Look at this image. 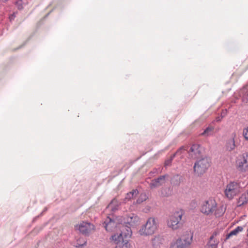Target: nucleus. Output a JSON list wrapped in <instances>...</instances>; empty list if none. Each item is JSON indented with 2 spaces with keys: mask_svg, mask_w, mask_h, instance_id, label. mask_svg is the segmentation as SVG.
Returning <instances> with one entry per match:
<instances>
[{
  "mask_svg": "<svg viewBox=\"0 0 248 248\" xmlns=\"http://www.w3.org/2000/svg\"><path fill=\"white\" fill-rule=\"evenodd\" d=\"M201 212L207 215L214 213L216 217L221 216L223 214L222 209L217 208V203L213 198H209L204 201L201 208Z\"/></svg>",
  "mask_w": 248,
  "mask_h": 248,
  "instance_id": "f257e3e1",
  "label": "nucleus"
},
{
  "mask_svg": "<svg viewBox=\"0 0 248 248\" xmlns=\"http://www.w3.org/2000/svg\"><path fill=\"white\" fill-rule=\"evenodd\" d=\"M158 227L157 219L154 217L148 218L146 223L143 225L139 231V234L141 236H150L154 234Z\"/></svg>",
  "mask_w": 248,
  "mask_h": 248,
  "instance_id": "f03ea898",
  "label": "nucleus"
},
{
  "mask_svg": "<svg viewBox=\"0 0 248 248\" xmlns=\"http://www.w3.org/2000/svg\"><path fill=\"white\" fill-rule=\"evenodd\" d=\"M185 212L180 209L175 211L170 215L167 220V225L170 229L175 231L180 229L182 226L181 220Z\"/></svg>",
  "mask_w": 248,
  "mask_h": 248,
  "instance_id": "7ed1b4c3",
  "label": "nucleus"
},
{
  "mask_svg": "<svg viewBox=\"0 0 248 248\" xmlns=\"http://www.w3.org/2000/svg\"><path fill=\"white\" fill-rule=\"evenodd\" d=\"M240 191V184L236 181H230L225 186L224 194L229 200H232Z\"/></svg>",
  "mask_w": 248,
  "mask_h": 248,
  "instance_id": "20e7f679",
  "label": "nucleus"
},
{
  "mask_svg": "<svg viewBox=\"0 0 248 248\" xmlns=\"http://www.w3.org/2000/svg\"><path fill=\"white\" fill-rule=\"evenodd\" d=\"M123 224V217L113 216L107 217L103 223V226L108 232H112L118 227V225H121Z\"/></svg>",
  "mask_w": 248,
  "mask_h": 248,
  "instance_id": "39448f33",
  "label": "nucleus"
},
{
  "mask_svg": "<svg viewBox=\"0 0 248 248\" xmlns=\"http://www.w3.org/2000/svg\"><path fill=\"white\" fill-rule=\"evenodd\" d=\"M75 229L85 235H88L95 229L94 225L88 222L82 221L75 226Z\"/></svg>",
  "mask_w": 248,
  "mask_h": 248,
  "instance_id": "423d86ee",
  "label": "nucleus"
},
{
  "mask_svg": "<svg viewBox=\"0 0 248 248\" xmlns=\"http://www.w3.org/2000/svg\"><path fill=\"white\" fill-rule=\"evenodd\" d=\"M209 167V162L207 158H202L195 163L194 170L198 175L204 173Z\"/></svg>",
  "mask_w": 248,
  "mask_h": 248,
  "instance_id": "0eeeda50",
  "label": "nucleus"
},
{
  "mask_svg": "<svg viewBox=\"0 0 248 248\" xmlns=\"http://www.w3.org/2000/svg\"><path fill=\"white\" fill-rule=\"evenodd\" d=\"M192 236L182 239L181 238L173 240L170 245V248H187L191 244Z\"/></svg>",
  "mask_w": 248,
  "mask_h": 248,
  "instance_id": "6e6552de",
  "label": "nucleus"
},
{
  "mask_svg": "<svg viewBox=\"0 0 248 248\" xmlns=\"http://www.w3.org/2000/svg\"><path fill=\"white\" fill-rule=\"evenodd\" d=\"M140 222V217L133 213L128 214L124 218L123 217V224H129L131 226H136Z\"/></svg>",
  "mask_w": 248,
  "mask_h": 248,
  "instance_id": "1a4fd4ad",
  "label": "nucleus"
},
{
  "mask_svg": "<svg viewBox=\"0 0 248 248\" xmlns=\"http://www.w3.org/2000/svg\"><path fill=\"white\" fill-rule=\"evenodd\" d=\"M237 166L242 171L245 170L248 168V154H246L241 158L238 159Z\"/></svg>",
  "mask_w": 248,
  "mask_h": 248,
  "instance_id": "9d476101",
  "label": "nucleus"
},
{
  "mask_svg": "<svg viewBox=\"0 0 248 248\" xmlns=\"http://www.w3.org/2000/svg\"><path fill=\"white\" fill-rule=\"evenodd\" d=\"M200 155V146L196 144L192 145L189 151V155L190 157L195 159L199 157Z\"/></svg>",
  "mask_w": 248,
  "mask_h": 248,
  "instance_id": "9b49d317",
  "label": "nucleus"
},
{
  "mask_svg": "<svg viewBox=\"0 0 248 248\" xmlns=\"http://www.w3.org/2000/svg\"><path fill=\"white\" fill-rule=\"evenodd\" d=\"M124 224L123 223L119 226L120 229V233L124 238H129L132 235V231L130 227Z\"/></svg>",
  "mask_w": 248,
  "mask_h": 248,
  "instance_id": "f8f14e48",
  "label": "nucleus"
},
{
  "mask_svg": "<svg viewBox=\"0 0 248 248\" xmlns=\"http://www.w3.org/2000/svg\"><path fill=\"white\" fill-rule=\"evenodd\" d=\"M165 182V175L161 176L158 178L152 180L150 184V186L151 188H154L161 186Z\"/></svg>",
  "mask_w": 248,
  "mask_h": 248,
  "instance_id": "ddd939ff",
  "label": "nucleus"
},
{
  "mask_svg": "<svg viewBox=\"0 0 248 248\" xmlns=\"http://www.w3.org/2000/svg\"><path fill=\"white\" fill-rule=\"evenodd\" d=\"M110 239L113 242V244L118 245V244L125 241L124 237L122 236L121 233H116L112 235Z\"/></svg>",
  "mask_w": 248,
  "mask_h": 248,
  "instance_id": "4468645a",
  "label": "nucleus"
},
{
  "mask_svg": "<svg viewBox=\"0 0 248 248\" xmlns=\"http://www.w3.org/2000/svg\"><path fill=\"white\" fill-rule=\"evenodd\" d=\"M248 202V190L242 193L237 200L238 206H241Z\"/></svg>",
  "mask_w": 248,
  "mask_h": 248,
  "instance_id": "2eb2a0df",
  "label": "nucleus"
},
{
  "mask_svg": "<svg viewBox=\"0 0 248 248\" xmlns=\"http://www.w3.org/2000/svg\"><path fill=\"white\" fill-rule=\"evenodd\" d=\"M87 243L85 239L83 237H79L73 243V246L77 248H82Z\"/></svg>",
  "mask_w": 248,
  "mask_h": 248,
  "instance_id": "dca6fc26",
  "label": "nucleus"
},
{
  "mask_svg": "<svg viewBox=\"0 0 248 248\" xmlns=\"http://www.w3.org/2000/svg\"><path fill=\"white\" fill-rule=\"evenodd\" d=\"M236 136V134L235 133H233L232 135V137L230 139H229L226 144V147L227 149L229 151L232 150L235 148V141L234 138Z\"/></svg>",
  "mask_w": 248,
  "mask_h": 248,
  "instance_id": "f3484780",
  "label": "nucleus"
},
{
  "mask_svg": "<svg viewBox=\"0 0 248 248\" xmlns=\"http://www.w3.org/2000/svg\"><path fill=\"white\" fill-rule=\"evenodd\" d=\"M121 202L117 199H114L112 200L111 202L108 206L107 208L115 211L118 209L119 206L120 205Z\"/></svg>",
  "mask_w": 248,
  "mask_h": 248,
  "instance_id": "a211bd4d",
  "label": "nucleus"
},
{
  "mask_svg": "<svg viewBox=\"0 0 248 248\" xmlns=\"http://www.w3.org/2000/svg\"><path fill=\"white\" fill-rule=\"evenodd\" d=\"M151 242L154 248H158L161 244V239L159 236H155L151 239Z\"/></svg>",
  "mask_w": 248,
  "mask_h": 248,
  "instance_id": "6ab92c4d",
  "label": "nucleus"
},
{
  "mask_svg": "<svg viewBox=\"0 0 248 248\" xmlns=\"http://www.w3.org/2000/svg\"><path fill=\"white\" fill-rule=\"evenodd\" d=\"M242 101L244 102L248 101V85L244 87L241 91Z\"/></svg>",
  "mask_w": 248,
  "mask_h": 248,
  "instance_id": "aec40b11",
  "label": "nucleus"
},
{
  "mask_svg": "<svg viewBox=\"0 0 248 248\" xmlns=\"http://www.w3.org/2000/svg\"><path fill=\"white\" fill-rule=\"evenodd\" d=\"M243 230V228L241 226H238L234 230H232L227 235L226 237L227 239L229 238L232 235H236L239 232H241Z\"/></svg>",
  "mask_w": 248,
  "mask_h": 248,
  "instance_id": "412c9836",
  "label": "nucleus"
},
{
  "mask_svg": "<svg viewBox=\"0 0 248 248\" xmlns=\"http://www.w3.org/2000/svg\"><path fill=\"white\" fill-rule=\"evenodd\" d=\"M217 242L215 241L214 235L210 237L209 241L207 244V248H217Z\"/></svg>",
  "mask_w": 248,
  "mask_h": 248,
  "instance_id": "4be33fe9",
  "label": "nucleus"
},
{
  "mask_svg": "<svg viewBox=\"0 0 248 248\" xmlns=\"http://www.w3.org/2000/svg\"><path fill=\"white\" fill-rule=\"evenodd\" d=\"M214 127L208 126L207 127L204 131L201 134V135L204 137H208L211 136L213 134Z\"/></svg>",
  "mask_w": 248,
  "mask_h": 248,
  "instance_id": "5701e85b",
  "label": "nucleus"
},
{
  "mask_svg": "<svg viewBox=\"0 0 248 248\" xmlns=\"http://www.w3.org/2000/svg\"><path fill=\"white\" fill-rule=\"evenodd\" d=\"M186 149L184 147L182 146L176 152L175 154L173 155V157L175 156H180V158H182L186 154Z\"/></svg>",
  "mask_w": 248,
  "mask_h": 248,
  "instance_id": "b1692460",
  "label": "nucleus"
},
{
  "mask_svg": "<svg viewBox=\"0 0 248 248\" xmlns=\"http://www.w3.org/2000/svg\"><path fill=\"white\" fill-rule=\"evenodd\" d=\"M138 193V191L137 190L135 189L133 190L132 191L127 193L126 196L125 198L124 201H128L133 197L136 196Z\"/></svg>",
  "mask_w": 248,
  "mask_h": 248,
  "instance_id": "393cba45",
  "label": "nucleus"
},
{
  "mask_svg": "<svg viewBox=\"0 0 248 248\" xmlns=\"http://www.w3.org/2000/svg\"><path fill=\"white\" fill-rule=\"evenodd\" d=\"M130 245L127 240H125L115 246V248H129Z\"/></svg>",
  "mask_w": 248,
  "mask_h": 248,
  "instance_id": "a878e982",
  "label": "nucleus"
},
{
  "mask_svg": "<svg viewBox=\"0 0 248 248\" xmlns=\"http://www.w3.org/2000/svg\"><path fill=\"white\" fill-rule=\"evenodd\" d=\"M243 135L246 140H248V126L243 129Z\"/></svg>",
  "mask_w": 248,
  "mask_h": 248,
  "instance_id": "bb28decb",
  "label": "nucleus"
},
{
  "mask_svg": "<svg viewBox=\"0 0 248 248\" xmlns=\"http://www.w3.org/2000/svg\"><path fill=\"white\" fill-rule=\"evenodd\" d=\"M22 3V1L21 0H18L16 2V5L19 9H21L22 8H23Z\"/></svg>",
  "mask_w": 248,
  "mask_h": 248,
  "instance_id": "cd10ccee",
  "label": "nucleus"
},
{
  "mask_svg": "<svg viewBox=\"0 0 248 248\" xmlns=\"http://www.w3.org/2000/svg\"><path fill=\"white\" fill-rule=\"evenodd\" d=\"M174 157H173V155H172V156H171V158H170V159H169V160H168L166 161L165 163V165H166V166L169 165L170 164V163H171V162L172 160L173 159V158Z\"/></svg>",
  "mask_w": 248,
  "mask_h": 248,
  "instance_id": "c85d7f7f",
  "label": "nucleus"
},
{
  "mask_svg": "<svg viewBox=\"0 0 248 248\" xmlns=\"http://www.w3.org/2000/svg\"><path fill=\"white\" fill-rule=\"evenodd\" d=\"M227 115V110L225 109L222 110V112L221 113V118L224 117Z\"/></svg>",
  "mask_w": 248,
  "mask_h": 248,
  "instance_id": "c756f323",
  "label": "nucleus"
},
{
  "mask_svg": "<svg viewBox=\"0 0 248 248\" xmlns=\"http://www.w3.org/2000/svg\"><path fill=\"white\" fill-rule=\"evenodd\" d=\"M16 17V15H15V14L14 13L13 14L11 15L10 16H9V19L11 21L12 20H14V19L15 18V17Z\"/></svg>",
  "mask_w": 248,
  "mask_h": 248,
  "instance_id": "7c9ffc66",
  "label": "nucleus"
},
{
  "mask_svg": "<svg viewBox=\"0 0 248 248\" xmlns=\"http://www.w3.org/2000/svg\"><path fill=\"white\" fill-rule=\"evenodd\" d=\"M146 198L145 197H144V199H142V200H140V199H138L137 201V202L138 203H140L141 202H142L143 201L145 200Z\"/></svg>",
  "mask_w": 248,
  "mask_h": 248,
  "instance_id": "2f4dec72",
  "label": "nucleus"
},
{
  "mask_svg": "<svg viewBox=\"0 0 248 248\" xmlns=\"http://www.w3.org/2000/svg\"><path fill=\"white\" fill-rule=\"evenodd\" d=\"M222 118H221V116H218V117H217V118H216V121L217 122H219V121H221V120Z\"/></svg>",
  "mask_w": 248,
  "mask_h": 248,
  "instance_id": "473e14b6",
  "label": "nucleus"
},
{
  "mask_svg": "<svg viewBox=\"0 0 248 248\" xmlns=\"http://www.w3.org/2000/svg\"><path fill=\"white\" fill-rule=\"evenodd\" d=\"M2 2H6L7 1H8V0H1Z\"/></svg>",
  "mask_w": 248,
  "mask_h": 248,
  "instance_id": "72a5a7b5",
  "label": "nucleus"
}]
</instances>
